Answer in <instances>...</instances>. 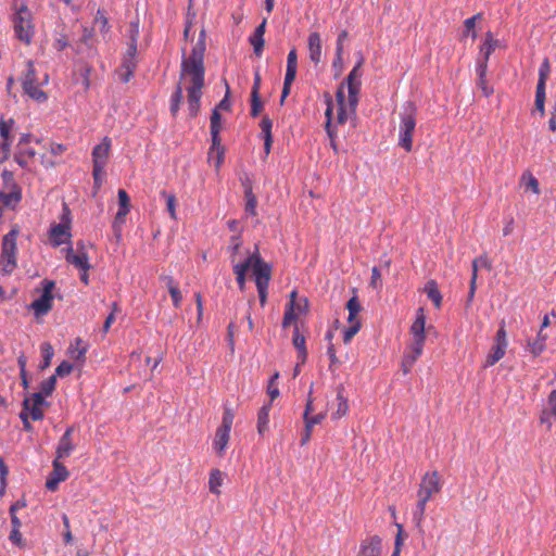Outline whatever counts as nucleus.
<instances>
[{
    "instance_id": "obj_1",
    "label": "nucleus",
    "mask_w": 556,
    "mask_h": 556,
    "mask_svg": "<svg viewBox=\"0 0 556 556\" xmlns=\"http://www.w3.org/2000/svg\"><path fill=\"white\" fill-rule=\"evenodd\" d=\"M204 52L205 31L202 29L191 54L188 58L184 56L180 65L181 81L188 83V110L191 117L197 116L200 110L205 74Z\"/></svg>"
},
{
    "instance_id": "obj_2",
    "label": "nucleus",
    "mask_w": 556,
    "mask_h": 556,
    "mask_svg": "<svg viewBox=\"0 0 556 556\" xmlns=\"http://www.w3.org/2000/svg\"><path fill=\"white\" fill-rule=\"evenodd\" d=\"M240 247V237H231L229 248L232 252V269L236 275L238 287L241 291L244 290L247 273L252 269V276L257 288L260 303L264 306L267 301V289L271 277V266L262 258L257 248L253 253H250L243 262L235 263L233 255L239 251Z\"/></svg>"
},
{
    "instance_id": "obj_3",
    "label": "nucleus",
    "mask_w": 556,
    "mask_h": 556,
    "mask_svg": "<svg viewBox=\"0 0 556 556\" xmlns=\"http://www.w3.org/2000/svg\"><path fill=\"white\" fill-rule=\"evenodd\" d=\"M363 64L364 56L361 54L352 71L337 89L336 100L338 108L334 119L337 125L344 124L356 112L362 86L363 73L361 68Z\"/></svg>"
},
{
    "instance_id": "obj_4",
    "label": "nucleus",
    "mask_w": 556,
    "mask_h": 556,
    "mask_svg": "<svg viewBox=\"0 0 556 556\" xmlns=\"http://www.w3.org/2000/svg\"><path fill=\"white\" fill-rule=\"evenodd\" d=\"M10 21L15 38L25 46L31 45L36 35L34 14L25 0H13Z\"/></svg>"
},
{
    "instance_id": "obj_5",
    "label": "nucleus",
    "mask_w": 556,
    "mask_h": 556,
    "mask_svg": "<svg viewBox=\"0 0 556 556\" xmlns=\"http://www.w3.org/2000/svg\"><path fill=\"white\" fill-rule=\"evenodd\" d=\"M425 326L426 316L424 308L420 307L417 309L416 318L409 329L412 343L405 351L402 359V369L405 375L412 370L414 364L422 354L426 341Z\"/></svg>"
},
{
    "instance_id": "obj_6",
    "label": "nucleus",
    "mask_w": 556,
    "mask_h": 556,
    "mask_svg": "<svg viewBox=\"0 0 556 556\" xmlns=\"http://www.w3.org/2000/svg\"><path fill=\"white\" fill-rule=\"evenodd\" d=\"M441 489L442 484L438 471L434 470L424 475L417 491L418 500L416 508L413 513V519L417 526H420L424 520L427 503L433 495L438 494Z\"/></svg>"
},
{
    "instance_id": "obj_7",
    "label": "nucleus",
    "mask_w": 556,
    "mask_h": 556,
    "mask_svg": "<svg viewBox=\"0 0 556 556\" xmlns=\"http://www.w3.org/2000/svg\"><path fill=\"white\" fill-rule=\"evenodd\" d=\"M20 228L14 225L11 230L3 236L0 254V269L3 274H12L17 267V238Z\"/></svg>"
},
{
    "instance_id": "obj_8",
    "label": "nucleus",
    "mask_w": 556,
    "mask_h": 556,
    "mask_svg": "<svg viewBox=\"0 0 556 556\" xmlns=\"http://www.w3.org/2000/svg\"><path fill=\"white\" fill-rule=\"evenodd\" d=\"M416 105L410 101L406 102L403 106L399 125V144L406 152H410L413 148V134L416 127Z\"/></svg>"
},
{
    "instance_id": "obj_9",
    "label": "nucleus",
    "mask_w": 556,
    "mask_h": 556,
    "mask_svg": "<svg viewBox=\"0 0 556 556\" xmlns=\"http://www.w3.org/2000/svg\"><path fill=\"white\" fill-rule=\"evenodd\" d=\"M49 81V75L43 74L42 79H38L36 76V70L33 61L27 62V70L23 76L22 85L25 93L37 102H46L48 99L47 93L41 90L40 86L47 85Z\"/></svg>"
},
{
    "instance_id": "obj_10",
    "label": "nucleus",
    "mask_w": 556,
    "mask_h": 556,
    "mask_svg": "<svg viewBox=\"0 0 556 556\" xmlns=\"http://www.w3.org/2000/svg\"><path fill=\"white\" fill-rule=\"evenodd\" d=\"M3 187L0 190V211L15 207L22 200V189L15 182L13 173L4 169L1 173Z\"/></svg>"
},
{
    "instance_id": "obj_11",
    "label": "nucleus",
    "mask_w": 556,
    "mask_h": 556,
    "mask_svg": "<svg viewBox=\"0 0 556 556\" xmlns=\"http://www.w3.org/2000/svg\"><path fill=\"white\" fill-rule=\"evenodd\" d=\"M235 419V413L231 407L225 406L223 418H222V425L216 429L214 441H213V448L216 452L218 456H224L229 439H230V431L232 428Z\"/></svg>"
},
{
    "instance_id": "obj_12",
    "label": "nucleus",
    "mask_w": 556,
    "mask_h": 556,
    "mask_svg": "<svg viewBox=\"0 0 556 556\" xmlns=\"http://www.w3.org/2000/svg\"><path fill=\"white\" fill-rule=\"evenodd\" d=\"M71 212L66 205L63 207L61 222L51 226L49 238L53 247H60L71 238Z\"/></svg>"
},
{
    "instance_id": "obj_13",
    "label": "nucleus",
    "mask_w": 556,
    "mask_h": 556,
    "mask_svg": "<svg viewBox=\"0 0 556 556\" xmlns=\"http://www.w3.org/2000/svg\"><path fill=\"white\" fill-rule=\"evenodd\" d=\"M43 288L41 295L34 300L29 308L34 311L36 316H43L48 314L52 308L53 294L52 291L54 289V281L52 280H43Z\"/></svg>"
},
{
    "instance_id": "obj_14",
    "label": "nucleus",
    "mask_w": 556,
    "mask_h": 556,
    "mask_svg": "<svg viewBox=\"0 0 556 556\" xmlns=\"http://www.w3.org/2000/svg\"><path fill=\"white\" fill-rule=\"evenodd\" d=\"M508 342H507V336L505 330V324L502 323L500 326L495 338H494V345L490 350L489 354L486 355L484 366L490 367L495 365L500 359H502L506 353Z\"/></svg>"
},
{
    "instance_id": "obj_15",
    "label": "nucleus",
    "mask_w": 556,
    "mask_h": 556,
    "mask_svg": "<svg viewBox=\"0 0 556 556\" xmlns=\"http://www.w3.org/2000/svg\"><path fill=\"white\" fill-rule=\"evenodd\" d=\"M65 258L68 264L74 265L81 271H88L90 268L89 256L83 241L77 242L76 251L72 247L68 248Z\"/></svg>"
},
{
    "instance_id": "obj_16",
    "label": "nucleus",
    "mask_w": 556,
    "mask_h": 556,
    "mask_svg": "<svg viewBox=\"0 0 556 556\" xmlns=\"http://www.w3.org/2000/svg\"><path fill=\"white\" fill-rule=\"evenodd\" d=\"M47 404L42 393H33L23 401V408L33 420H41L45 417L42 405Z\"/></svg>"
},
{
    "instance_id": "obj_17",
    "label": "nucleus",
    "mask_w": 556,
    "mask_h": 556,
    "mask_svg": "<svg viewBox=\"0 0 556 556\" xmlns=\"http://www.w3.org/2000/svg\"><path fill=\"white\" fill-rule=\"evenodd\" d=\"M52 471L50 476L46 480V488L49 491H55L59 486V483L66 480L70 476L67 468L60 463V459L55 458L52 463Z\"/></svg>"
},
{
    "instance_id": "obj_18",
    "label": "nucleus",
    "mask_w": 556,
    "mask_h": 556,
    "mask_svg": "<svg viewBox=\"0 0 556 556\" xmlns=\"http://www.w3.org/2000/svg\"><path fill=\"white\" fill-rule=\"evenodd\" d=\"M307 50L311 62L318 65L323 60V42L318 31H312L307 38Z\"/></svg>"
},
{
    "instance_id": "obj_19",
    "label": "nucleus",
    "mask_w": 556,
    "mask_h": 556,
    "mask_svg": "<svg viewBox=\"0 0 556 556\" xmlns=\"http://www.w3.org/2000/svg\"><path fill=\"white\" fill-rule=\"evenodd\" d=\"M111 139L104 137L102 141L92 149V164L100 167H105L111 150Z\"/></svg>"
},
{
    "instance_id": "obj_20",
    "label": "nucleus",
    "mask_w": 556,
    "mask_h": 556,
    "mask_svg": "<svg viewBox=\"0 0 556 556\" xmlns=\"http://www.w3.org/2000/svg\"><path fill=\"white\" fill-rule=\"evenodd\" d=\"M73 431H74L73 427H68L65 430V432L63 433V435L60 438L58 445H56V450H55V454H56L55 458H58V459L66 458L75 450V444L72 440Z\"/></svg>"
},
{
    "instance_id": "obj_21",
    "label": "nucleus",
    "mask_w": 556,
    "mask_h": 556,
    "mask_svg": "<svg viewBox=\"0 0 556 556\" xmlns=\"http://www.w3.org/2000/svg\"><path fill=\"white\" fill-rule=\"evenodd\" d=\"M553 420H556V389L549 393L546 407L540 416L541 424L546 425L548 429L552 428Z\"/></svg>"
},
{
    "instance_id": "obj_22",
    "label": "nucleus",
    "mask_w": 556,
    "mask_h": 556,
    "mask_svg": "<svg viewBox=\"0 0 556 556\" xmlns=\"http://www.w3.org/2000/svg\"><path fill=\"white\" fill-rule=\"evenodd\" d=\"M324 99H325V103L327 105L326 111H325V116H326L325 129L327 131V135L331 139L332 148L336 149V143H334L336 130H334L333 121H332L333 101H332V97L329 92L324 93Z\"/></svg>"
},
{
    "instance_id": "obj_23",
    "label": "nucleus",
    "mask_w": 556,
    "mask_h": 556,
    "mask_svg": "<svg viewBox=\"0 0 556 556\" xmlns=\"http://www.w3.org/2000/svg\"><path fill=\"white\" fill-rule=\"evenodd\" d=\"M266 23L267 18H264L262 23L255 28L253 35L250 37V43L253 46L254 53L257 56L262 55L265 40H264V34L266 30Z\"/></svg>"
},
{
    "instance_id": "obj_24",
    "label": "nucleus",
    "mask_w": 556,
    "mask_h": 556,
    "mask_svg": "<svg viewBox=\"0 0 556 556\" xmlns=\"http://www.w3.org/2000/svg\"><path fill=\"white\" fill-rule=\"evenodd\" d=\"M184 89L188 92V83L181 81V73H180L179 81L177 84L176 90L174 91V93L172 94V98H170L169 110H170V113L173 116H176L180 109V104L184 100V94H182Z\"/></svg>"
},
{
    "instance_id": "obj_25",
    "label": "nucleus",
    "mask_w": 556,
    "mask_h": 556,
    "mask_svg": "<svg viewBox=\"0 0 556 556\" xmlns=\"http://www.w3.org/2000/svg\"><path fill=\"white\" fill-rule=\"evenodd\" d=\"M220 130H211L212 136V147L208 152V159H213L214 153H216V163L215 166L218 168L224 159V148L222 147V139L219 137Z\"/></svg>"
},
{
    "instance_id": "obj_26",
    "label": "nucleus",
    "mask_w": 556,
    "mask_h": 556,
    "mask_svg": "<svg viewBox=\"0 0 556 556\" xmlns=\"http://www.w3.org/2000/svg\"><path fill=\"white\" fill-rule=\"evenodd\" d=\"M381 540L379 536H372L365 540L361 545L358 556H380Z\"/></svg>"
},
{
    "instance_id": "obj_27",
    "label": "nucleus",
    "mask_w": 556,
    "mask_h": 556,
    "mask_svg": "<svg viewBox=\"0 0 556 556\" xmlns=\"http://www.w3.org/2000/svg\"><path fill=\"white\" fill-rule=\"evenodd\" d=\"M305 342V337L300 332L299 327L295 326L293 330L292 343L298 351V359L301 364H304L307 358Z\"/></svg>"
},
{
    "instance_id": "obj_28",
    "label": "nucleus",
    "mask_w": 556,
    "mask_h": 556,
    "mask_svg": "<svg viewBox=\"0 0 556 556\" xmlns=\"http://www.w3.org/2000/svg\"><path fill=\"white\" fill-rule=\"evenodd\" d=\"M117 197L119 210L116 213L115 220L123 223L130 210V199L128 193L124 189L118 190Z\"/></svg>"
},
{
    "instance_id": "obj_29",
    "label": "nucleus",
    "mask_w": 556,
    "mask_h": 556,
    "mask_svg": "<svg viewBox=\"0 0 556 556\" xmlns=\"http://www.w3.org/2000/svg\"><path fill=\"white\" fill-rule=\"evenodd\" d=\"M296 296H298V292L295 290H293L290 293V301L286 306V311H285V315H283V319H282V327H285V328L290 326L298 318V315L295 313Z\"/></svg>"
},
{
    "instance_id": "obj_30",
    "label": "nucleus",
    "mask_w": 556,
    "mask_h": 556,
    "mask_svg": "<svg viewBox=\"0 0 556 556\" xmlns=\"http://www.w3.org/2000/svg\"><path fill=\"white\" fill-rule=\"evenodd\" d=\"M223 482H224V477H223V472L215 468V469H212L210 471V477H208V490L211 493L215 494V495H219L220 494V486L223 485Z\"/></svg>"
},
{
    "instance_id": "obj_31",
    "label": "nucleus",
    "mask_w": 556,
    "mask_h": 556,
    "mask_svg": "<svg viewBox=\"0 0 556 556\" xmlns=\"http://www.w3.org/2000/svg\"><path fill=\"white\" fill-rule=\"evenodd\" d=\"M271 404L263 405L257 414V432L263 435L268 430L269 410Z\"/></svg>"
},
{
    "instance_id": "obj_32",
    "label": "nucleus",
    "mask_w": 556,
    "mask_h": 556,
    "mask_svg": "<svg viewBox=\"0 0 556 556\" xmlns=\"http://www.w3.org/2000/svg\"><path fill=\"white\" fill-rule=\"evenodd\" d=\"M425 292L433 302L434 306L440 308L442 304V294L438 288V283L434 280H429L425 286Z\"/></svg>"
},
{
    "instance_id": "obj_33",
    "label": "nucleus",
    "mask_w": 556,
    "mask_h": 556,
    "mask_svg": "<svg viewBox=\"0 0 556 556\" xmlns=\"http://www.w3.org/2000/svg\"><path fill=\"white\" fill-rule=\"evenodd\" d=\"M296 70H298V67H287L286 68L285 81H283V87H282L281 97H280L281 104L285 102V99L290 93L291 85L294 81L295 76H296Z\"/></svg>"
},
{
    "instance_id": "obj_34",
    "label": "nucleus",
    "mask_w": 556,
    "mask_h": 556,
    "mask_svg": "<svg viewBox=\"0 0 556 556\" xmlns=\"http://www.w3.org/2000/svg\"><path fill=\"white\" fill-rule=\"evenodd\" d=\"M86 352L87 346L80 338H76L68 349L70 355L77 361H84Z\"/></svg>"
},
{
    "instance_id": "obj_35",
    "label": "nucleus",
    "mask_w": 556,
    "mask_h": 556,
    "mask_svg": "<svg viewBox=\"0 0 556 556\" xmlns=\"http://www.w3.org/2000/svg\"><path fill=\"white\" fill-rule=\"evenodd\" d=\"M496 47L497 40L494 39L493 34L491 31H488L485 35V39L480 47V51L481 53H483V60L489 61L491 53L495 50Z\"/></svg>"
},
{
    "instance_id": "obj_36",
    "label": "nucleus",
    "mask_w": 556,
    "mask_h": 556,
    "mask_svg": "<svg viewBox=\"0 0 556 556\" xmlns=\"http://www.w3.org/2000/svg\"><path fill=\"white\" fill-rule=\"evenodd\" d=\"M362 305L358 300V296L354 294L346 303V309L349 311L348 321H361L357 318L358 313L361 312Z\"/></svg>"
},
{
    "instance_id": "obj_37",
    "label": "nucleus",
    "mask_w": 556,
    "mask_h": 556,
    "mask_svg": "<svg viewBox=\"0 0 556 556\" xmlns=\"http://www.w3.org/2000/svg\"><path fill=\"white\" fill-rule=\"evenodd\" d=\"M31 136L30 135H23L20 138V141L17 143V151L28 157L29 160L34 159L36 155L35 149L30 148L28 144L30 142Z\"/></svg>"
},
{
    "instance_id": "obj_38",
    "label": "nucleus",
    "mask_w": 556,
    "mask_h": 556,
    "mask_svg": "<svg viewBox=\"0 0 556 556\" xmlns=\"http://www.w3.org/2000/svg\"><path fill=\"white\" fill-rule=\"evenodd\" d=\"M337 401H338V405H337L336 412L332 413V415H331L332 419L342 418L343 416L346 415V413L349 410L348 400L344 397L343 392L341 390L338 391Z\"/></svg>"
},
{
    "instance_id": "obj_39",
    "label": "nucleus",
    "mask_w": 556,
    "mask_h": 556,
    "mask_svg": "<svg viewBox=\"0 0 556 556\" xmlns=\"http://www.w3.org/2000/svg\"><path fill=\"white\" fill-rule=\"evenodd\" d=\"M244 197H245V213L255 216L257 199H256L255 194L253 193L251 186L245 187Z\"/></svg>"
},
{
    "instance_id": "obj_40",
    "label": "nucleus",
    "mask_w": 556,
    "mask_h": 556,
    "mask_svg": "<svg viewBox=\"0 0 556 556\" xmlns=\"http://www.w3.org/2000/svg\"><path fill=\"white\" fill-rule=\"evenodd\" d=\"M42 353V362L40 364V369H46L50 366L51 359L54 355V351L52 345L49 342H43L40 346Z\"/></svg>"
},
{
    "instance_id": "obj_41",
    "label": "nucleus",
    "mask_w": 556,
    "mask_h": 556,
    "mask_svg": "<svg viewBox=\"0 0 556 556\" xmlns=\"http://www.w3.org/2000/svg\"><path fill=\"white\" fill-rule=\"evenodd\" d=\"M160 194L166 202V207L170 217L176 219V195L172 192H167L166 190H162Z\"/></svg>"
},
{
    "instance_id": "obj_42",
    "label": "nucleus",
    "mask_w": 556,
    "mask_h": 556,
    "mask_svg": "<svg viewBox=\"0 0 556 556\" xmlns=\"http://www.w3.org/2000/svg\"><path fill=\"white\" fill-rule=\"evenodd\" d=\"M521 184H525L527 189H530L533 193H540V185L538 179L531 173H525L521 176Z\"/></svg>"
},
{
    "instance_id": "obj_43",
    "label": "nucleus",
    "mask_w": 556,
    "mask_h": 556,
    "mask_svg": "<svg viewBox=\"0 0 556 556\" xmlns=\"http://www.w3.org/2000/svg\"><path fill=\"white\" fill-rule=\"evenodd\" d=\"M481 18V14L478 13L467 20H465L464 22V27H465V30H464V34L463 36L466 37V36H471L472 39H475L477 37V33L475 30V27H476V22L477 20Z\"/></svg>"
},
{
    "instance_id": "obj_44",
    "label": "nucleus",
    "mask_w": 556,
    "mask_h": 556,
    "mask_svg": "<svg viewBox=\"0 0 556 556\" xmlns=\"http://www.w3.org/2000/svg\"><path fill=\"white\" fill-rule=\"evenodd\" d=\"M545 86H542V84L536 85L535 90V108L540 111L541 115H544L545 113Z\"/></svg>"
},
{
    "instance_id": "obj_45",
    "label": "nucleus",
    "mask_w": 556,
    "mask_h": 556,
    "mask_svg": "<svg viewBox=\"0 0 556 556\" xmlns=\"http://www.w3.org/2000/svg\"><path fill=\"white\" fill-rule=\"evenodd\" d=\"M349 327H346L343 331V341L345 344L350 343L352 338L359 331L361 321H348Z\"/></svg>"
},
{
    "instance_id": "obj_46",
    "label": "nucleus",
    "mask_w": 556,
    "mask_h": 556,
    "mask_svg": "<svg viewBox=\"0 0 556 556\" xmlns=\"http://www.w3.org/2000/svg\"><path fill=\"white\" fill-rule=\"evenodd\" d=\"M55 383H56V377L55 376L49 377L48 379L43 380L40 383V391L38 393H42L43 397L49 396L54 391Z\"/></svg>"
},
{
    "instance_id": "obj_47",
    "label": "nucleus",
    "mask_w": 556,
    "mask_h": 556,
    "mask_svg": "<svg viewBox=\"0 0 556 556\" xmlns=\"http://www.w3.org/2000/svg\"><path fill=\"white\" fill-rule=\"evenodd\" d=\"M94 24L99 26L100 31L106 34L110 29L108 17L103 10L99 9L94 17Z\"/></svg>"
},
{
    "instance_id": "obj_48",
    "label": "nucleus",
    "mask_w": 556,
    "mask_h": 556,
    "mask_svg": "<svg viewBox=\"0 0 556 556\" xmlns=\"http://www.w3.org/2000/svg\"><path fill=\"white\" fill-rule=\"evenodd\" d=\"M326 415V410H321L317 414L303 416L306 428H313L315 425L320 424L325 419Z\"/></svg>"
},
{
    "instance_id": "obj_49",
    "label": "nucleus",
    "mask_w": 556,
    "mask_h": 556,
    "mask_svg": "<svg viewBox=\"0 0 556 556\" xmlns=\"http://www.w3.org/2000/svg\"><path fill=\"white\" fill-rule=\"evenodd\" d=\"M14 121L12 118L5 121L3 118L0 119V137L2 140H12L10 132L13 128Z\"/></svg>"
},
{
    "instance_id": "obj_50",
    "label": "nucleus",
    "mask_w": 556,
    "mask_h": 556,
    "mask_svg": "<svg viewBox=\"0 0 556 556\" xmlns=\"http://www.w3.org/2000/svg\"><path fill=\"white\" fill-rule=\"evenodd\" d=\"M278 377H279V374L275 372L267 386V393L270 397V403L279 396V389L276 383V380L278 379Z\"/></svg>"
},
{
    "instance_id": "obj_51",
    "label": "nucleus",
    "mask_w": 556,
    "mask_h": 556,
    "mask_svg": "<svg viewBox=\"0 0 556 556\" xmlns=\"http://www.w3.org/2000/svg\"><path fill=\"white\" fill-rule=\"evenodd\" d=\"M528 350L533 356H539L545 350V345H543V340L534 339L532 341H529Z\"/></svg>"
},
{
    "instance_id": "obj_52",
    "label": "nucleus",
    "mask_w": 556,
    "mask_h": 556,
    "mask_svg": "<svg viewBox=\"0 0 556 556\" xmlns=\"http://www.w3.org/2000/svg\"><path fill=\"white\" fill-rule=\"evenodd\" d=\"M263 109V103L261 101V97L256 94H251V115L256 117Z\"/></svg>"
},
{
    "instance_id": "obj_53",
    "label": "nucleus",
    "mask_w": 556,
    "mask_h": 556,
    "mask_svg": "<svg viewBox=\"0 0 556 556\" xmlns=\"http://www.w3.org/2000/svg\"><path fill=\"white\" fill-rule=\"evenodd\" d=\"M548 74H549V63H548V60H544V62L541 64L540 70H539L538 84H542V86H545Z\"/></svg>"
},
{
    "instance_id": "obj_54",
    "label": "nucleus",
    "mask_w": 556,
    "mask_h": 556,
    "mask_svg": "<svg viewBox=\"0 0 556 556\" xmlns=\"http://www.w3.org/2000/svg\"><path fill=\"white\" fill-rule=\"evenodd\" d=\"M73 365L67 362V361H63L55 369V377L56 376H60V377H64V376H67L70 375L72 371H73Z\"/></svg>"
},
{
    "instance_id": "obj_55",
    "label": "nucleus",
    "mask_w": 556,
    "mask_h": 556,
    "mask_svg": "<svg viewBox=\"0 0 556 556\" xmlns=\"http://www.w3.org/2000/svg\"><path fill=\"white\" fill-rule=\"evenodd\" d=\"M12 140H1L0 141V163L8 160L11 151Z\"/></svg>"
},
{
    "instance_id": "obj_56",
    "label": "nucleus",
    "mask_w": 556,
    "mask_h": 556,
    "mask_svg": "<svg viewBox=\"0 0 556 556\" xmlns=\"http://www.w3.org/2000/svg\"><path fill=\"white\" fill-rule=\"evenodd\" d=\"M139 21H131L128 28V37L129 41H137L139 38Z\"/></svg>"
},
{
    "instance_id": "obj_57",
    "label": "nucleus",
    "mask_w": 556,
    "mask_h": 556,
    "mask_svg": "<svg viewBox=\"0 0 556 556\" xmlns=\"http://www.w3.org/2000/svg\"><path fill=\"white\" fill-rule=\"evenodd\" d=\"M210 119H211L210 130H220L222 116L217 109L213 110Z\"/></svg>"
},
{
    "instance_id": "obj_58",
    "label": "nucleus",
    "mask_w": 556,
    "mask_h": 556,
    "mask_svg": "<svg viewBox=\"0 0 556 556\" xmlns=\"http://www.w3.org/2000/svg\"><path fill=\"white\" fill-rule=\"evenodd\" d=\"M260 127L262 129L263 137L271 136L273 122L268 116H264L262 118Z\"/></svg>"
},
{
    "instance_id": "obj_59",
    "label": "nucleus",
    "mask_w": 556,
    "mask_h": 556,
    "mask_svg": "<svg viewBox=\"0 0 556 556\" xmlns=\"http://www.w3.org/2000/svg\"><path fill=\"white\" fill-rule=\"evenodd\" d=\"M349 37V33L348 30L343 29L341 30V33L339 34L338 38H337V42H336V51H337V54H343V43L344 41L348 39Z\"/></svg>"
},
{
    "instance_id": "obj_60",
    "label": "nucleus",
    "mask_w": 556,
    "mask_h": 556,
    "mask_svg": "<svg viewBox=\"0 0 556 556\" xmlns=\"http://www.w3.org/2000/svg\"><path fill=\"white\" fill-rule=\"evenodd\" d=\"M478 86L484 97H490L493 93V87L489 85L486 77L478 78Z\"/></svg>"
},
{
    "instance_id": "obj_61",
    "label": "nucleus",
    "mask_w": 556,
    "mask_h": 556,
    "mask_svg": "<svg viewBox=\"0 0 556 556\" xmlns=\"http://www.w3.org/2000/svg\"><path fill=\"white\" fill-rule=\"evenodd\" d=\"M169 294H170V298H172V301H173V305L178 308L181 304V301H182V295H181V292L179 290L178 287L176 288H170V290H168Z\"/></svg>"
},
{
    "instance_id": "obj_62",
    "label": "nucleus",
    "mask_w": 556,
    "mask_h": 556,
    "mask_svg": "<svg viewBox=\"0 0 556 556\" xmlns=\"http://www.w3.org/2000/svg\"><path fill=\"white\" fill-rule=\"evenodd\" d=\"M370 286L374 289H379L381 286V274L378 267H372L371 269V279H370Z\"/></svg>"
},
{
    "instance_id": "obj_63",
    "label": "nucleus",
    "mask_w": 556,
    "mask_h": 556,
    "mask_svg": "<svg viewBox=\"0 0 556 556\" xmlns=\"http://www.w3.org/2000/svg\"><path fill=\"white\" fill-rule=\"evenodd\" d=\"M68 46V38L65 35H60L53 42V48L58 51H63Z\"/></svg>"
},
{
    "instance_id": "obj_64",
    "label": "nucleus",
    "mask_w": 556,
    "mask_h": 556,
    "mask_svg": "<svg viewBox=\"0 0 556 556\" xmlns=\"http://www.w3.org/2000/svg\"><path fill=\"white\" fill-rule=\"evenodd\" d=\"M116 74H117L119 80H122L123 83H128L131 79V77L134 76V73L131 71L125 70L122 66H119L116 70Z\"/></svg>"
}]
</instances>
